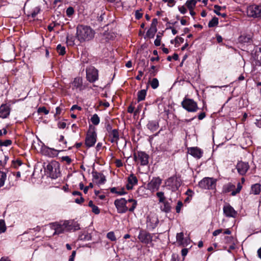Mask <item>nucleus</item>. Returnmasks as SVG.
<instances>
[{
    "mask_svg": "<svg viewBox=\"0 0 261 261\" xmlns=\"http://www.w3.org/2000/svg\"><path fill=\"white\" fill-rule=\"evenodd\" d=\"M6 177V173L0 171V188L4 185Z\"/></svg>",
    "mask_w": 261,
    "mask_h": 261,
    "instance_id": "nucleus-33",
    "label": "nucleus"
},
{
    "mask_svg": "<svg viewBox=\"0 0 261 261\" xmlns=\"http://www.w3.org/2000/svg\"><path fill=\"white\" fill-rule=\"evenodd\" d=\"M66 12V15L70 17L73 14L74 10L72 7H69L67 9Z\"/></svg>",
    "mask_w": 261,
    "mask_h": 261,
    "instance_id": "nucleus-49",
    "label": "nucleus"
},
{
    "mask_svg": "<svg viewBox=\"0 0 261 261\" xmlns=\"http://www.w3.org/2000/svg\"><path fill=\"white\" fill-rule=\"evenodd\" d=\"M94 35V31L89 26L81 24L76 27V36L80 42L91 40Z\"/></svg>",
    "mask_w": 261,
    "mask_h": 261,
    "instance_id": "nucleus-1",
    "label": "nucleus"
},
{
    "mask_svg": "<svg viewBox=\"0 0 261 261\" xmlns=\"http://www.w3.org/2000/svg\"><path fill=\"white\" fill-rule=\"evenodd\" d=\"M176 241L180 245H185L183 232L177 233L176 234Z\"/></svg>",
    "mask_w": 261,
    "mask_h": 261,
    "instance_id": "nucleus-29",
    "label": "nucleus"
},
{
    "mask_svg": "<svg viewBox=\"0 0 261 261\" xmlns=\"http://www.w3.org/2000/svg\"><path fill=\"white\" fill-rule=\"evenodd\" d=\"M162 183V179L159 177H153L148 183L147 189L151 191L158 190Z\"/></svg>",
    "mask_w": 261,
    "mask_h": 261,
    "instance_id": "nucleus-12",
    "label": "nucleus"
},
{
    "mask_svg": "<svg viewBox=\"0 0 261 261\" xmlns=\"http://www.w3.org/2000/svg\"><path fill=\"white\" fill-rule=\"evenodd\" d=\"M224 240L226 243H231L233 242V238L232 237H225Z\"/></svg>",
    "mask_w": 261,
    "mask_h": 261,
    "instance_id": "nucleus-58",
    "label": "nucleus"
},
{
    "mask_svg": "<svg viewBox=\"0 0 261 261\" xmlns=\"http://www.w3.org/2000/svg\"><path fill=\"white\" fill-rule=\"evenodd\" d=\"M255 59L256 60V64L261 66V48L256 51Z\"/></svg>",
    "mask_w": 261,
    "mask_h": 261,
    "instance_id": "nucleus-28",
    "label": "nucleus"
},
{
    "mask_svg": "<svg viewBox=\"0 0 261 261\" xmlns=\"http://www.w3.org/2000/svg\"><path fill=\"white\" fill-rule=\"evenodd\" d=\"M247 14L248 17L259 18L261 17V6L258 5H251L247 7Z\"/></svg>",
    "mask_w": 261,
    "mask_h": 261,
    "instance_id": "nucleus-6",
    "label": "nucleus"
},
{
    "mask_svg": "<svg viewBox=\"0 0 261 261\" xmlns=\"http://www.w3.org/2000/svg\"><path fill=\"white\" fill-rule=\"evenodd\" d=\"M74 37L72 35H67L66 37V42L68 45L72 46L74 44Z\"/></svg>",
    "mask_w": 261,
    "mask_h": 261,
    "instance_id": "nucleus-36",
    "label": "nucleus"
},
{
    "mask_svg": "<svg viewBox=\"0 0 261 261\" xmlns=\"http://www.w3.org/2000/svg\"><path fill=\"white\" fill-rule=\"evenodd\" d=\"M260 191V185L255 184L251 187V192L254 194H258Z\"/></svg>",
    "mask_w": 261,
    "mask_h": 261,
    "instance_id": "nucleus-34",
    "label": "nucleus"
},
{
    "mask_svg": "<svg viewBox=\"0 0 261 261\" xmlns=\"http://www.w3.org/2000/svg\"><path fill=\"white\" fill-rule=\"evenodd\" d=\"M223 213L227 217L234 218L237 215V212L228 203H225L223 208Z\"/></svg>",
    "mask_w": 261,
    "mask_h": 261,
    "instance_id": "nucleus-14",
    "label": "nucleus"
},
{
    "mask_svg": "<svg viewBox=\"0 0 261 261\" xmlns=\"http://www.w3.org/2000/svg\"><path fill=\"white\" fill-rule=\"evenodd\" d=\"M43 153L49 157L54 158L58 155L59 151L52 148L45 147L43 149Z\"/></svg>",
    "mask_w": 261,
    "mask_h": 261,
    "instance_id": "nucleus-21",
    "label": "nucleus"
},
{
    "mask_svg": "<svg viewBox=\"0 0 261 261\" xmlns=\"http://www.w3.org/2000/svg\"><path fill=\"white\" fill-rule=\"evenodd\" d=\"M223 231V229H217L216 230H215L213 232V235L214 236H218V234H219L220 233H221Z\"/></svg>",
    "mask_w": 261,
    "mask_h": 261,
    "instance_id": "nucleus-64",
    "label": "nucleus"
},
{
    "mask_svg": "<svg viewBox=\"0 0 261 261\" xmlns=\"http://www.w3.org/2000/svg\"><path fill=\"white\" fill-rule=\"evenodd\" d=\"M184 41V38H181V37H179L178 36H177L174 40H171V43L172 44H173L174 43H183Z\"/></svg>",
    "mask_w": 261,
    "mask_h": 261,
    "instance_id": "nucleus-47",
    "label": "nucleus"
},
{
    "mask_svg": "<svg viewBox=\"0 0 261 261\" xmlns=\"http://www.w3.org/2000/svg\"><path fill=\"white\" fill-rule=\"evenodd\" d=\"M188 152L190 155L197 159L201 158L203 154L201 149L197 147L188 148Z\"/></svg>",
    "mask_w": 261,
    "mask_h": 261,
    "instance_id": "nucleus-19",
    "label": "nucleus"
},
{
    "mask_svg": "<svg viewBox=\"0 0 261 261\" xmlns=\"http://www.w3.org/2000/svg\"><path fill=\"white\" fill-rule=\"evenodd\" d=\"M146 95V90H141L138 91L137 93L138 96V101H140L145 99Z\"/></svg>",
    "mask_w": 261,
    "mask_h": 261,
    "instance_id": "nucleus-27",
    "label": "nucleus"
},
{
    "mask_svg": "<svg viewBox=\"0 0 261 261\" xmlns=\"http://www.w3.org/2000/svg\"><path fill=\"white\" fill-rule=\"evenodd\" d=\"M216 179L205 177L199 182V186L203 189H213L216 186Z\"/></svg>",
    "mask_w": 261,
    "mask_h": 261,
    "instance_id": "nucleus-5",
    "label": "nucleus"
},
{
    "mask_svg": "<svg viewBox=\"0 0 261 261\" xmlns=\"http://www.w3.org/2000/svg\"><path fill=\"white\" fill-rule=\"evenodd\" d=\"M138 180L137 177L133 174H130L127 177V184L126 186V189L128 190H132L133 187L137 185Z\"/></svg>",
    "mask_w": 261,
    "mask_h": 261,
    "instance_id": "nucleus-16",
    "label": "nucleus"
},
{
    "mask_svg": "<svg viewBox=\"0 0 261 261\" xmlns=\"http://www.w3.org/2000/svg\"><path fill=\"white\" fill-rule=\"evenodd\" d=\"M242 186L241 185V184L240 182H239L237 185V190L236 191H233L231 193V195L232 196H234L236 195L237 193H239L240 192V191L242 189Z\"/></svg>",
    "mask_w": 261,
    "mask_h": 261,
    "instance_id": "nucleus-50",
    "label": "nucleus"
},
{
    "mask_svg": "<svg viewBox=\"0 0 261 261\" xmlns=\"http://www.w3.org/2000/svg\"><path fill=\"white\" fill-rule=\"evenodd\" d=\"M12 141L11 140H0V146H9L12 144Z\"/></svg>",
    "mask_w": 261,
    "mask_h": 261,
    "instance_id": "nucleus-45",
    "label": "nucleus"
},
{
    "mask_svg": "<svg viewBox=\"0 0 261 261\" xmlns=\"http://www.w3.org/2000/svg\"><path fill=\"white\" fill-rule=\"evenodd\" d=\"M166 185L172 191L177 190L181 185L180 179L176 177L172 176L167 179Z\"/></svg>",
    "mask_w": 261,
    "mask_h": 261,
    "instance_id": "nucleus-7",
    "label": "nucleus"
},
{
    "mask_svg": "<svg viewBox=\"0 0 261 261\" xmlns=\"http://www.w3.org/2000/svg\"><path fill=\"white\" fill-rule=\"evenodd\" d=\"M84 198L82 197V196H80V198H76L75 199V202L78 204H81L84 202Z\"/></svg>",
    "mask_w": 261,
    "mask_h": 261,
    "instance_id": "nucleus-63",
    "label": "nucleus"
},
{
    "mask_svg": "<svg viewBox=\"0 0 261 261\" xmlns=\"http://www.w3.org/2000/svg\"><path fill=\"white\" fill-rule=\"evenodd\" d=\"M6 230V226L5 221L4 220H0V233H3L5 232Z\"/></svg>",
    "mask_w": 261,
    "mask_h": 261,
    "instance_id": "nucleus-46",
    "label": "nucleus"
},
{
    "mask_svg": "<svg viewBox=\"0 0 261 261\" xmlns=\"http://www.w3.org/2000/svg\"><path fill=\"white\" fill-rule=\"evenodd\" d=\"M182 205H183V203L181 201H178L177 205L175 208L176 213H180L181 208L182 207Z\"/></svg>",
    "mask_w": 261,
    "mask_h": 261,
    "instance_id": "nucleus-52",
    "label": "nucleus"
},
{
    "mask_svg": "<svg viewBox=\"0 0 261 261\" xmlns=\"http://www.w3.org/2000/svg\"><path fill=\"white\" fill-rule=\"evenodd\" d=\"M159 81L156 78H153L150 82V86L152 89H155L159 87Z\"/></svg>",
    "mask_w": 261,
    "mask_h": 261,
    "instance_id": "nucleus-41",
    "label": "nucleus"
},
{
    "mask_svg": "<svg viewBox=\"0 0 261 261\" xmlns=\"http://www.w3.org/2000/svg\"><path fill=\"white\" fill-rule=\"evenodd\" d=\"M49 227L51 230H54L53 235L60 234L67 232L66 220L50 223Z\"/></svg>",
    "mask_w": 261,
    "mask_h": 261,
    "instance_id": "nucleus-3",
    "label": "nucleus"
},
{
    "mask_svg": "<svg viewBox=\"0 0 261 261\" xmlns=\"http://www.w3.org/2000/svg\"><path fill=\"white\" fill-rule=\"evenodd\" d=\"M57 50L60 55H64L65 54V47L61 44L57 45Z\"/></svg>",
    "mask_w": 261,
    "mask_h": 261,
    "instance_id": "nucleus-43",
    "label": "nucleus"
},
{
    "mask_svg": "<svg viewBox=\"0 0 261 261\" xmlns=\"http://www.w3.org/2000/svg\"><path fill=\"white\" fill-rule=\"evenodd\" d=\"M138 239L142 243L148 244L152 241V237L149 233L141 230L139 232Z\"/></svg>",
    "mask_w": 261,
    "mask_h": 261,
    "instance_id": "nucleus-13",
    "label": "nucleus"
},
{
    "mask_svg": "<svg viewBox=\"0 0 261 261\" xmlns=\"http://www.w3.org/2000/svg\"><path fill=\"white\" fill-rule=\"evenodd\" d=\"M93 180L98 184H103L106 181L105 176L103 174L98 172L96 171H93L92 172Z\"/></svg>",
    "mask_w": 261,
    "mask_h": 261,
    "instance_id": "nucleus-18",
    "label": "nucleus"
},
{
    "mask_svg": "<svg viewBox=\"0 0 261 261\" xmlns=\"http://www.w3.org/2000/svg\"><path fill=\"white\" fill-rule=\"evenodd\" d=\"M134 160L139 162L141 166H146L148 164L149 155L143 151H138L134 154Z\"/></svg>",
    "mask_w": 261,
    "mask_h": 261,
    "instance_id": "nucleus-9",
    "label": "nucleus"
},
{
    "mask_svg": "<svg viewBox=\"0 0 261 261\" xmlns=\"http://www.w3.org/2000/svg\"><path fill=\"white\" fill-rule=\"evenodd\" d=\"M158 23V20L156 18H154L152 19V23L150 27H153V28L156 29V24Z\"/></svg>",
    "mask_w": 261,
    "mask_h": 261,
    "instance_id": "nucleus-60",
    "label": "nucleus"
},
{
    "mask_svg": "<svg viewBox=\"0 0 261 261\" xmlns=\"http://www.w3.org/2000/svg\"><path fill=\"white\" fill-rule=\"evenodd\" d=\"M91 208H92V212L93 213H94L95 214L98 215V214H99L100 213V210L99 209V208L97 206L94 205Z\"/></svg>",
    "mask_w": 261,
    "mask_h": 261,
    "instance_id": "nucleus-54",
    "label": "nucleus"
},
{
    "mask_svg": "<svg viewBox=\"0 0 261 261\" xmlns=\"http://www.w3.org/2000/svg\"><path fill=\"white\" fill-rule=\"evenodd\" d=\"M106 128L107 130L108 133H109L113 131L114 129L112 128V125L109 122H107L106 123Z\"/></svg>",
    "mask_w": 261,
    "mask_h": 261,
    "instance_id": "nucleus-53",
    "label": "nucleus"
},
{
    "mask_svg": "<svg viewBox=\"0 0 261 261\" xmlns=\"http://www.w3.org/2000/svg\"><path fill=\"white\" fill-rule=\"evenodd\" d=\"M127 202L128 200L123 198L115 200L114 204L118 213H124L128 210Z\"/></svg>",
    "mask_w": 261,
    "mask_h": 261,
    "instance_id": "nucleus-8",
    "label": "nucleus"
},
{
    "mask_svg": "<svg viewBox=\"0 0 261 261\" xmlns=\"http://www.w3.org/2000/svg\"><path fill=\"white\" fill-rule=\"evenodd\" d=\"M87 79L90 82H94L98 80V70L93 66H90L86 69Z\"/></svg>",
    "mask_w": 261,
    "mask_h": 261,
    "instance_id": "nucleus-11",
    "label": "nucleus"
},
{
    "mask_svg": "<svg viewBox=\"0 0 261 261\" xmlns=\"http://www.w3.org/2000/svg\"><path fill=\"white\" fill-rule=\"evenodd\" d=\"M159 223V220L157 217H149L147 220V227L150 230L154 229Z\"/></svg>",
    "mask_w": 261,
    "mask_h": 261,
    "instance_id": "nucleus-17",
    "label": "nucleus"
},
{
    "mask_svg": "<svg viewBox=\"0 0 261 261\" xmlns=\"http://www.w3.org/2000/svg\"><path fill=\"white\" fill-rule=\"evenodd\" d=\"M146 189L143 186H141L139 187L137 191V194H138V196L143 197L145 195Z\"/></svg>",
    "mask_w": 261,
    "mask_h": 261,
    "instance_id": "nucleus-38",
    "label": "nucleus"
},
{
    "mask_svg": "<svg viewBox=\"0 0 261 261\" xmlns=\"http://www.w3.org/2000/svg\"><path fill=\"white\" fill-rule=\"evenodd\" d=\"M91 121L93 124L97 125L99 123L100 119L98 116L96 114H95L91 117Z\"/></svg>",
    "mask_w": 261,
    "mask_h": 261,
    "instance_id": "nucleus-37",
    "label": "nucleus"
},
{
    "mask_svg": "<svg viewBox=\"0 0 261 261\" xmlns=\"http://www.w3.org/2000/svg\"><path fill=\"white\" fill-rule=\"evenodd\" d=\"M235 188V186L231 184H228V185H226L224 188H223V191L225 193L229 192L232 189Z\"/></svg>",
    "mask_w": 261,
    "mask_h": 261,
    "instance_id": "nucleus-44",
    "label": "nucleus"
},
{
    "mask_svg": "<svg viewBox=\"0 0 261 261\" xmlns=\"http://www.w3.org/2000/svg\"><path fill=\"white\" fill-rule=\"evenodd\" d=\"M196 3V0H188L187 1L186 4L189 9H194Z\"/></svg>",
    "mask_w": 261,
    "mask_h": 261,
    "instance_id": "nucleus-32",
    "label": "nucleus"
},
{
    "mask_svg": "<svg viewBox=\"0 0 261 261\" xmlns=\"http://www.w3.org/2000/svg\"><path fill=\"white\" fill-rule=\"evenodd\" d=\"M10 114L9 108L6 105H2L0 107V117L6 118Z\"/></svg>",
    "mask_w": 261,
    "mask_h": 261,
    "instance_id": "nucleus-24",
    "label": "nucleus"
},
{
    "mask_svg": "<svg viewBox=\"0 0 261 261\" xmlns=\"http://www.w3.org/2000/svg\"><path fill=\"white\" fill-rule=\"evenodd\" d=\"M71 85L73 89H76L78 91H82L84 88L83 85L82 80L80 77L75 78L71 83Z\"/></svg>",
    "mask_w": 261,
    "mask_h": 261,
    "instance_id": "nucleus-22",
    "label": "nucleus"
},
{
    "mask_svg": "<svg viewBox=\"0 0 261 261\" xmlns=\"http://www.w3.org/2000/svg\"><path fill=\"white\" fill-rule=\"evenodd\" d=\"M67 232L74 231L80 229L79 224L74 221L66 220Z\"/></svg>",
    "mask_w": 261,
    "mask_h": 261,
    "instance_id": "nucleus-20",
    "label": "nucleus"
},
{
    "mask_svg": "<svg viewBox=\"0 0 261 261\" xmlns=\"http://www.w3.org/2000/svg\"><path fill=\"white\" fill-rule=\"evenodd\" d=\"M239 40L240 41L244 42H249L250 40V38L248 36H245L243 35H242L240 37Z\"/></svg>",
    "mask_w": 261,
    "mask_h": 261,
    "instance_id": "nucleus-51",
    "label": "nucleus"
},
{
    "mask_svg": "<svg viewBox=\"0 0 261 261\" xmlns=\"http://www.w3.org/2000/svg\"><path fill=\"white\" fill-rule=\"evenodd\" d=\"M135 16L136 19H139L142 17V13L140 12L139 11L137 10L135 12Z\"/></svg>",
    "mask_w": 261,
    "mask_h": 261,
    "instance_id": "nucleus-62",
    "label": "nucleus"
},
{
    "mask_svg": "<svg viewBox=\"0 0 261 261\" xmlns=\"http://www.w3.org/2000/svg\"><path fill=\"white\" fill-rule=\"evenodd\" d=\"M161 39L160 36H159V35H157L156 38L155 40H154V45L157 46H160L161 44Z\"/></svg>",
    "mask_w": 261,
    "mask_h": 261,
    "instance_id": "nucleus-55",
    "label": "nucleus"
},
{
    "mask_svg": "<svg viewBox=\"0 0 261 261\" xmlns=\"http://www.w3.org/2000/svg\"><path fill=\"white\" fill-rule=\"evenodd\" d=\"M111 192L113 193H116L119 195H123L125 194L126 192L124 191V189H120L119 190H117L116 188H112L110 190Z\"/></svg>",
    "mask_w": 261,
    "mask_h": 261,
    "instance_id": "nucleus-35",
    "label": "nucleus"
},
{
    "mask_svg": "<svg viewBox=\"0 0 261 261\" xmlns=\"http://www.w3.org/2000/svg\"><path fill=\"white\" fill-rule=\"evenodd\" d=\"M107 238L112 241H115L116 240V238L115 237V234L114 232L110 231L107 233Z\"/></svg>",
    "mask_w": 261,
    "mask_h": 261,
    "instance_id": "nucleus-48",
    "label": "nucleus"
},
{
    "mask_svg": "<svg viewBox=\"0 0 261 261\" xmlns=\"http://www.w3.org/2000/svg\"><path fill=\"white\" fill-rule=\"evenodd\" d=\"M62 160L69 164L71 162V159L68 156H62Z\"/></svg>",
    "mask_w": 261,
    "mask_h": 261,
    "instance_id": "nucleus-57",
    "label": "nucleus"
},
{
    "mask_svg": "<svg viewBox=\"0 0 261 261\" xmlns=\"http://www.w3.org/2000/svg\"><path fill=\"white\" fill-rule=\"evenodd\" d=\"M132 203L131 206L129 208L128 207V210L130 212H133L137 206V201L133 199H129L128 200L127 203Z\"/></svg>",
    "mask_w": 261,
    "mask_h": 261,
    "instance_id": "nucleus-30",
    "label": "nucleus"
},
{
    "mask_svg": "<svg viewBox=\"0 0 261 261\" xmlns=\"http://www.w3.org/2000/svg\"><path fill=\"white\" fill-rule=\"evenodd\" d=\"M109 136L112 143H117L119 139V135L117 129H114L113 131L109 133Z\"/></svg>",
    "mask_w": 261,
    "mask_h": 261,
    "instance_id": "nucleus-23",
    "label": "nucleus"
},
{
    "mask_svg": "<svg viewBox=\"0 0 261 261\" xmlns=\"http://www.w3.org/2000/svg\"><path fill=\"white\" fill-rule=\"evenodd\" d=\"M249 168V165L248 163L244 162H239L237 165V169L238 173L244 175L246 174Z\"/></svg>",
    "mask_w": 261,
    "mask_h": 261,
    "instance_id": "nucleus-15",
    "label": "nucleus"
},
{
    "mask_svg": "<svg viewBox=\"0 0 261 261\" xmlns=\"http://www.w3.org/2000/svg\"><path fill=\"white\" fill-rule=\"evenodd\" d=\"M45 171L51 178H58L60 175L59 163L55 161H51L47 165Z\"/></svg>",
    "mask_w": 261,
    "mask_h": 261,
    "instance_id": "nucleus-2",
    "label": "nucleus"
},
{
    "mask_svg": "<svg viewBox=\"0 0 261 261\" xmlns=\"http://www.w3.org/2000/svg\"><path fill=\"white\" fill-rule=\"evenodd\" d=\"M214 8H215L214 12L217 15L221 16L222 17H224V18L226 17V15L225 13H219V11L221 10V7L220 6H219L218 5H215L214 6Z\"/></svg>",
    "mask_w": 261,
    "mask_h": 261,
    "instance_id": "nucleus-39",
    "label": "nucleus"
},
{
    "mask_svg": "<svg viewBox=\"0 0 261 261\" xmlns=\"http://www.w3.org/2000/svg\"><path fill=\"white\" fill-rule=\"evenodd\" d=\"M66 123L64 122L59 121L58 123V126L60 129H64L66 127Z\"/></svg>",
    "mask_w": 261,
    "mask_h": 261,
    "instance_id": "nucleus-56",
    "label": "nucleus"
},
{
    "mask_svg": "<svg viewBox=\"0 0 261 261\" xmlns=\"http://www.w3.org/2000/svg\"><path fill=\"white\" fill-rule=\"evenodd\" d=\"M156 196L159 198V201L160 203L165 201V197L164 196V193L163 192H159L156 194Z\"/></svg>",
    "mask_w": 261,
    "mask_h": 261,
    "instance_id": "nucleus-42",
    "label": "nucleus"
},
{
    "mask_svg": "<svg viewBox=\"0 0 261 261\" xmlns=\"http://www.w3.org/2000/svg\"><path fill=\"white\" fill-rule=\"evenodd\" d=\"M178 10L181 14H185L187 12V9L184 6L178 7Z\"/></svg>",
    "mask_w": 261,
    "mask_h": 261,
    "instance_id": "nucleus-61",
    "label": "nucleus"
},
{
    "mask_svg": "<svg viewBox=\"0 0 261 261\" xmlns=\"http://www.w3.org/2000/svg\"><path fill=\"white\" fill-rule=\"evenodd\" d=\"M147 126L150 130L152 132L155 131L159 128V122L155 120L150 121L147 124Z\"/></svg>",
    "mask_w": 261,
    "mask_h": 261,
    "instance_id": "nucleus-25",
    "label": "nucleus"
},
{
    "mask_svg": "<svg viewBox=\"0 0 261 261\" xmlns=\"http://www.w3.org/2000/svg\"><path fill=\"white\" fill-rule=\"evenodd\" d=\"M38 112H43L46 115L48 114L49 113V111L47 110L45 107L40 108L38 109Z\"/></svg>",
    "mask_w": 261,
    "mask_h": 261,
    "instance_id": "nucleus-59",
    "label": "nucleus"
},
{
    "mask_svg": "<svg viewBox=\"0 0 261 261\" xmlns=\"http://www.w3.org/2000/svg\"><path fill=\"white\" fill-rule=\"evenodd\" d=\"M218 24V18L217 17H214L208 22V26L210 28L214 27Z\"/></svg>",
    "mask_w": 261,
    "mask_h": 261,
    "instance_id": "nucleus-40",
    "label": "nucleus"
},
{
    "mask_svg": "<svg viewBox=\"0 0 261 261\" xmlns=\"http://www.w3.org/2000/svg\"><path fill=\"white\" fill-rule=\"evenodd\" d=\"M162 203H163V205L161 206V211L166 213L169 212L171 210L170 203L167 201H164Z\"/></svg>",
    "mask_w": 261,
    "mask_h": 261,
    "instance_id": "nucleus-26",
    "label": "nucleus"
},
{
    "mask_svg": "<svg viewBox=\"0 0 261 261\" xmlns=\"http://www.w3.org/2000/svg\"><path fill=\"white\" fill-rule=\"evenodd\" d=\"M97 135L94 130H89L85 139V145L89 148L94 145L96 142Z\"/></svg>",
    "mask_w": 261,
    "mask_h": 261,
    "instance_id": "nucleus-10",
    "label": "nucleus"
},
{
    "mask_svg": "<svg viewBox=\"0 0 261 261\" xmlns=\"http://www.w3.org/2000/svg\"><path fill=\"white\" fill-rule=\"evenodd\" d=\"M156 31V29L153 28V27H150L146 33V36L149 38H152L154 36Z\"/></svg>",
    "mask_w": 261,
    "mask_h": 261,
    "instance_id": "nucleus-31",
    "label": "nucleus"
},
{
    "mask_svg": "<svg viewBox=\"0 0 261 261\" xmlns=\"http://www.w3.org/2000/svg\"><path fill=\"white\" fill-rule=\"evenodd\" d=\"M181 106L183 108L189 112H195L198 109L197 102L190 98H185L181 102Z\"/></svg>",
    "mask_w": 261,
    "mask_h": 261,
    "instance_id": "nucleus-4",
    "label": "nucleus"
}]
</instances>
